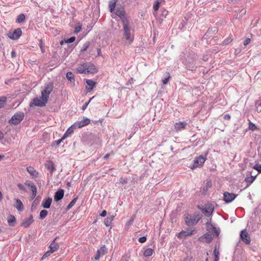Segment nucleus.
<instances>
[{
  "label": "nucleus",
  "instance_id": "7",
  "mask_svg": "<svg viewBox=\"0 0 261 261\" xmlns=\"http://www.w3.org/2000/svg\"><path fill=\"white\" fill-rule=\"evenodd\" d=\"M198 208L199 209L206 217H208V219L212 218L213 213L214 211V207L212 204L208 203L205 205V207L198 205Z\"/></svg>",
  "mask_w": 261,
  "mask_h": 261
},
{
  "label": "nucleus",
  "instance_id": "54",
  "mask_svg": "<svg viewBox=\"0 0 261 261\" xmlns=\"http://www.w3.org/2000/svg\"><path fill=\"white\" fill-rule=\"evenodd\" d=\"M17 186L20 190L23 191L24 192L26 191V189L25 188L24 186L22 184H18Z\"/></svg>",
  "mask_w": 261,
  "mask_h": 261
},
{
  "label": "nucleus",
  "instance_id": "41",
  "mask_svg": "<svg viewBox=\"0 0 261 261\" xmlns=\"http://www.w3.org/2000/svg\"><path fill=\"white\" fill-rule=\"evenodd\" d=\"M77 199H78V197H76L73 199H72V200L67 205V206L66 207V210L68 211V210H70L74 205V204L76 202Z\"/></svg>",
  "mask_w": 261,
  "mask_h": 261
},
{
  "label": "nucleus",
  "instance_id": "61",
  "mask_svg": "<svg viewBox=\"0 0 261 261\" xmlns=\"http://www.w3.org/2000/svg\"><path fill=\"white\" fill-rule=\"evenodd\" d=\"M134 220V217H132L129 221L127 222V225L129 226L132 225Z\"/></svg>",
  "mask_w": 261,
  "mask_h": 261
},
{
  "label": "nucleus",
  "instance_id": "11",
  "mask_svg": "<svg viewBox=\"0 0 261 261\" xmlns=\"http://www.w3.org/2000/svg\"><path fill=\"white\" fill-rule=\"evenodd\" d=\"M240 239L245 244L249 245L251 243V238L246 230H242L240 234Z\"/></svg>",
  "mask_w": 261,
  "mask_h": 261
},
{
  "label": "nucleus",
  "instance_id": "36",
  "mask_svg": "<svg viewBox=\"0 0 261 261\" xmlns=\"http://www.w3.org/2000/svg\"><path fill=\"white\" fill-rule=\"evenodd\" d=\"M40 199L41 197L40 196H38L36 197V198L35 199V200L33 201L32 204V208H35L37 206V205L39 204L40 202Z\"/></svg>",
  "mask_w": 261,
  "mask_h": 261
},
{
  "label": "nucleus",
  "instance_id": "46",
  "mask_svg": "<svg viewBox=\"0 0 261 261\" xmlns=\"http://www.w3.org/2000/svg\"><path fill=\"white\" fill-rule=\"evenodd\" d=\"M81 29L82 25L80 23H77L75 27L74 33L77 34L79 32L81 31Z\"/></svg>",
  "mask_w": 261,
  "mask_h": 261
},
{
  "label": "nucleus",
  "instance_id": "31",
  "mask_svg": "<svg viewBox=\"0 0 261 261\" xmlns=\"http://www.w3.org/2000/svg\"><path fill=\"white\" fill-rule=\"evenodd\" d=\"M75 40V37L72 36L69 38H68L67 39H64V40H61L60 42V43L61 45H64V44H68L73 42Z\"/></svg>",
  "mask_w": 261,
  "mask_h": 261
},
{
  "label": "nucleus",
  "instance_id": "43",
  "mask_svg": "<svg viewBox=\"0 0 261 261\" xmlns=\"http://www.w3.org/2000/svg\"><path fill=\"white\" fill-rule=\"evenodd\" d=\"M90 43L89 41L86 42L84 44L82 48H81L80 52L83 53V52L86 51L87 49H88V48L89 47V46H90Z\"/></svg>",
  "mask_w": 261,
  "mask_h": 261
},
{
  "label": "nucleus",
  "instance_id": "20",
  "mask_svg": "<svg viewBox=\"0 0 261 261\" xmlns=\"http://www.w3.org/2000/svg\"><path fill=\"white\" fill-rule=\"evenodd\" d=\"M186 224L189 226H192L194 224H196L195 219L191 215L188 214L187 216L185 218Z\"/></svg>",
  "mask_w": 261,
  "mask_h": 261
},
{
  "label": "nucleus",
  "instance_id": "5",
  "mask_svg": "<svg viewBox=\"0 0 261 261\" xmlns=\"http://www.w3.org/2000/svg\"><path fill=\"white\" fill-rule=\"evenodd\" d=\"M41 99L38 97L34 98L32 101L30 103V107H33L34 106L39 107H45L46 103L48 102L47 98L44 95H41L40 97Z\"/></svg>",
  "mask_w": 261,
  "mask_h": 261
},
{
  "label": "nucleus",
  "instance_id": "24",
  "mask_svg": "<svg viewBox=\"0 0 261 261\" xmlns=\"http://www.w3.org/2000/svg\"><path fill=\"white\" fill-rule=\"evenodd\" d=\"M45 167L50 173H52L56 169L55 163L51 161H49L46 163Z\"/></svg>",
  "mask_w": 261,
  "mask_h": 261
},
{
  "label": "nucleus",
  "instance_id": "60",
  "mask_svg": "<svg viewBox=\"0 0 261 261\" xmlns=\"http://www.w3.org/2000/svg\"><path fill=\"white\" fill-rule=\"evenodd\" d=\"M169 74L168 76L167 77H166L164 79H163L162 80V82L165 85L166 84H167V83L168 82L169 80V79L170 77V75H169V73H168Z\"/></svg>",
  "mask_w": 261,
  "mask_h": 261
},
{
  "label": "nucleus",
  "instance_id": "4",
  "mask_svg": "<svg viewBox=\"0 0 261 261\" xmlns=\"http://www.w3.org/2000/svg\"><path fill=\"white\" fill-rule=\"evenodd\" d=\"M205 227L207 232L211 233L213 236L218 237L219 236L220 230L219 228H217L212 224V218L207 219V221L205 223Z\"/></svg>",
  "mask_w": 261,
  "mask_h": 261
},
{
  "label": "nucleus",
  "instance_id": "10",
  "mask_svg": "<svg viewBox=\"0 0 261 261\" xmlns=\"http://www.w3.org/2000/svg\"><path fill=\"white\" fill-rule=\"evenodd\" d=\"M22 31L20 28H17L13 31H10L8 34V37L12 40H17L21 35Z\"/></svg>",
  "mask_w": 261,
  "mask_h": 261
},
{
  "label": "nucleus",
  "instance_id": "34",
  "mask_svg": "<svg viewBox=\"0 0 261 261\" xmlns=\"http://www.w3.org/2000/svg\"><path fill=\"white\" fill-rule=\"evenodd\" d=\"M256 176L257 175L255 176L251 175L250 176L246 177L244 179V181L250 185L254 181L256 177Z\"/></svg>",
  "mask_w": 261,
  "mask_h": 261
},
{
  "label": "nucleus",
  "instance_id": "51",
  "mask_svg": "<svg viewBox=\"0 0 261 261\" xmlns=\"http://www.w3.org/2000/svg\"><path fill=\"white\" fill-rule=\"evenodd\" d=\"M32 194H31V200H33L36 196V194H37V189H35V190H32Z\"/></svg>",
  "mask_w": 261,
  "mask_h": 261
},
{
  "label": "nucleus",
  "instance_id": "57",
  "mask_svg": "<svg viewBox=\"0 0 261 261\" xmlns=\"http://www.w3.org/2000/svg\"><path fill=\"white\" fill-rule=\"evenodd\" d=\"M208 189V188H207L206 186H204L201 190V193L203 195L206 194V192H207Z\"/></svg>",
  "mask_w": 261,
  "mask_h": 261
},
{
  "label": "nucleus",
  "instance_id": "15",
  "mask_svg": "<svg viewBox=\"0 0 261 261\" xmlns=\"http://www.w3.org/2000/svg\"><path fill=\"white\" fill-rule=\"evenodd\" d=\"M194 230H190L187 229L186 230H182L177 235V237L179 239H182L186 237L191 236L194 234Z\"/></svg>",
  "mask_w": 261,
  "mask_h": 261
},
{
  "label": "nucleus",
  "instance_id": "35",
  "mask_svg": "<svg viewBox=\"0 0 261 261\" xmlns=\"http://www.w3.org/2000/svg\"><path fill=\"white\" fill-rule=\"evenodd\" d=\"M213 254L214 256V261H219V255L220 252L218 249H217L216 247H215L214 251H213Z\"/></svg>",
  "mask_w": 261,
  "mask_h": 261
},
{
  "label": "nucleus",
  "instance_id": "2",
  "mask_svg": "<svg viewBox=\"0 0 261 261\" xmlns=\"http://www.w3.org/2000/svg\"><path fill=\"white\" fill-rule=\"evenodd\" d=\"M121 22L123 26V36L126 40L128 41L130 44L134 40V36L132 35L131 31L133 29L129 20V18L123 19V20H121Z\"/></svg>",
  "mask_w": 261,
  "mask_h": 261
},
{
  "label": "nucleus",
  "instance_id": "32",
  "mask_svg": "<svg viewBox=\"0 0 261 261\" xmlns=\"http://www.w3.org/2000/svg\"><path fill=\"white\" fill-rule=\"evenodd\" d=\"M66 44V46L64 47L65 49V52L64 53V54H67V55H68L72 51L73 49L74 48L75 46H74L73 44Z\"/></svg>",
  "mask_w": 261,
  "mask_h": 261
},
{
  "label": "nucleus",
  "instance_id": "30",
  "mask_svg": "<svg viewBox=\"0 0 261 261\" xmlns=\"http://www.w3.org/2000/svg\"><path fill=\"white\" fill-rule=\"evenodd\" d=\"M66 78L71 84H72L73 86L75 85L74 76L72 72L69 71L66 73Z\"/></svg>",
  "mask_w": 261,
  "mask_h": 261
},
{
  "label": "nucleus",
  "instance_id": "21",
  "mask_svg": "<svg viewBox=\"0 0 261 261\" xmlns=\"http://www.w3.org/2000/svg\"><path fill=\"white\" fill-rule=\"evenodd\" d=\"M57 238H58V237H56L51 242L50 245L49 246L50 250L53 252L57 251L59 248V244L56 242V240L57 239Z\"/></svg>",
  "mask_w": 261,
  "mask_h": 261
},
{
  "label": "nucleus",
  "instance_id": "22",
  "mask_svg": "<svg viewBox=\"0 0 261 261\" xmlns=\"http://www.w3.org/2000/svg\"><path fill=\"white\" fill-rule=\"evenodd\" d=\"M52 198L50 197L44 199L42 203V206L44 208H49L50 206Z\"/></svg>",
  "mask_w": 261,
  "mask_h": 261
},
{
  "label": "nucleus",
  "instance_id": "8",
  "mask_svg": "<svg viewBox=\"0 0 261 261\" xmlns=\"http://www.w3.org/2000/svg\"><path fill=\"white\" fill-rule=\"evenodd\" d=\"M208 154L207 152L205 154V156H206ZM206 159V156H204L202 155H200L198 157L195 158L193 161V164L190 166L192 169H194L197 167H202Z\"/></svg>",
  "mask_w": 261,
  "mask_h": 261
},
{
  "label": "nucleus",
  "instance_id": "47",
  "mask_svg": "<svg viewBox=\"0 0 261 261\" xmlns=\"http://www.w3.org/2000/svg\"><path fill=\"white\" fill-rule=\"evenodd\" d=\"M77 71L80 73H85L86 74V69L85 68V64L83 65V67H79L77 68Z\"/></svg>",
  "mask_w": 261,
  "mask_h": 261
},
{
  "label": "nucleus",
  "instance_id": "63",
  "mask_svg": "<svg viewBox=\"0 0 261 261\" xmlns=\"http://www.w3.org/2000/svg\"><path fill=\"white\" fill-rule=\"evenodd\" d=\"M250 42V38H246L245 41H244V45L246 46L248 45Z\"/></svg>",
  "mask_w": 261,
  "mask_h": 261
},
{
  "label": "nucleus",
  "instance_id": "50",
  "mask_svg": "<svg viewBox=\"0 0 261 261\" xmlns=\"http://www.w3.org/2000/svg\"><path fill=\"white\" fill-rule=\"evenodd\" d=\"M218 31V30H217V28H216V27H214L213 28H212V29H208L207 32L205 34L204 37L208 36V34L211 33L212 32H215V31Z\"/></svg>",
  "mask_w": 261,
  "mask_h": 261
},
{
  "label": "nucleus",
  "instance_id": "25",
  "mask_svg": "<svg viewBox=\"0 0 261 261\" xmlns=\"http://www.w3.org/2000/svg\"><path fill=\"white\" fill-rule=\"evenodd\" d=\"M27 170L33 177H37L38 176V172L33 167L29 166L27 167Z\"/></svg>",
  "mask_w": 261,
  "mask_h": 261
},
{
  "label": "nucleus",
  "instance_id": "38",
  "mask_svg": "<svg viewBox=\"0 0 261 261\" xmlns=\"http://www.w3.org/2000/svg\"><path fill=\"white\" fill-rule=\"evenodd\" d=\"M7 97L5 96L0 97V109L4 107L6 104Z\"/></svg>",
  "mask_w": 261,
  "mask_h": 261
},
{
  "label": "nucleus",
  "instance_id": "23",
  "mask_svg": "<svg viewBox=\"0 0 261 261\" xmlns=\"http://www.w3.org/2000/svg\"><path fill=\"white\" fill-rule=\"evenodd\" d=\"M15 203L14 207H16L18 211H22L24 209V206L21 201L19 199H15Z\"/></svg>",
  "mask_w": 261,
  "mask_h": 261
},
{
  "label": "nucleus",
  "instance_id": "55",
  "mask_svg": "<svg viewBox=\"0 0 261 261\" xmlns=\"http://www.w3.org/2000/svg\"><path fill=\"white\" fill-rule=\"evenodd\" d=\"M147 238L146 236H143L139 238L138 241L140 243H143L146 241Z\"/></svg>",
  "mask_w": 261,
  "mask_h": 261
},
{
  "label": "nucleus",
  "instance_id": "37",
  "mask_svg": "<svg viewBox=\"0 0 261 261\" xmlns=\"http://www.w3.org/2000/svg\"><path fill=\"white\" fill-rule=\"evenodd\" d=\"M25 19V17L24 14L21 13L18 16L16 21V22L19 23H22L24 21Z\"/></svg>",
  "mask_w": 261,
  "mask_h": 261
},
{
  "label": "nucleus",
  "instance_id": "19",
  "mask_svg": "<svg viewBox=\"0 0 261 261\" xmlns=\"http://www.w3.org/2000/svg\"><path fill=\"white\" fill-rule=\"evenodd\" d=\"M90 122V120L87 118H84V119L80 122H76L74 124V126H75L76 128H81L89 124Z\"/></svg>",
  "mask_w": 261,
  "mask_h": 261
},
{
  "label": "nucleus",
  "instance_id": "28",
  "mask_svg": "<svg viewBox=\"0 0 261 261\" xmlns=\"http://www.w3.org/2000/svg\"><path fill=\"white\" fill-rule=\"evenodd\" d=\"M187 125V123L185 121L176 123L174 125L175 129L176 130H179L181 129H185Z\"/></svg>",
  "mask_w": 261,
  "mask_h": 261
},
{
  "label": "nucleus",
  "instance_id": "1",
  "mask_svg": "<svg viewBox=\"0 0 261 261\" xmlns=\"http://www.w3.org/2000/svg\"><path fill=\"white\" fill-rule=\"evenodd\" d=\"M118 0H111L109 3V11L118 16L121 20L129 18L125 11L124 7L121 4L117 3Z\"/></svg>",
  "mask_w": 261,
  "mask_h": 261
},
{
  "label": "nucleus",
  "instance_id": "58",
  "mask_svg": "<svg viewBox=\"0 0 261 261\" xmlns=\"http://www.w3.org/2000/svg\"><path fill=\"white\" fill-rule=\"evenodd\" d=\"M119 182L122 185L126 184L127 182V179L121 177L119 179Z\"/></svg>",
  "mask_w": 261,
  "mask_h": 261
},
{
  "label": "nucleus",
  "instance_id": "27",
  "mask_svg": "<svg viewBox=\"0 0 261 261\" xmlns=\"http://www.w3.org/2000/svg\"><path fill=\"white\" fill-rule=\"evenodd\" d=\"M8 223L10 226H15L16 223V219L14 215H10L8 216Z\"/></svg>",
  "mask_w": 261,
  "mask_h": 261
},
{
  "label": "nucleus",
  "instance_id": "56",
  "mask_svg": "<svg viewBox=\"0 0 261 261\" xmlns=\"http://www.w3.org/2000/svg\"><path fill=\"white\" fill-rule=\"evenodd\" d=\"M54 253L53 251H51L50 249L49 250L46 252L43 255L42 258H45L46 257L49 256L51 253Z\"/></svg>",
  "mask_w": 261,
  "mask_h": 261
},
{
  "label": "nucleus",
  "instance_id": "17",
  "mask_svg": "<svg viewBox=\"0 0 261 261\" xmlns=\"http://www.w3.org/2000/svg\"><path fill=\"white\" fill-rule=\"evenodd\" d=\"M34 222L33 217L32 215H31L30 217L23 220L21 222L20 226L24 228L29 227L31 224Z\"/></svg>",
  "mask_w": 261,
  "mask_h": 261
},
{
  "label": "nucleus",
  "instance_id": "52",
  "mask_svg": "<svg viewBox=\"0 0 261 261\" xmlns=\"http://www.w3.org/2000/svg\"><path fill=\"white\" fill-rule=\"evenodd\" d=\"M232 41V39L229 38H228L226 39H225L223 42H222V45H227L228 44H229V43H230Z\"/></svg>",
  "mask_w": 261,
  "mask_h": 261
},
{
  "label": "nucleus",
  "instance_id": "64",
  "mask_svg": "<svg viewBox=\"0 0 261 261\" xmlns=\"http://www.w3.org/2000/svg\"><path fill=\"white\" fill-rule=\"evenodd\" d=\"M202 60L203 61H207L208 60V55H204L203 56Z\"/></svg>",
  "mask_w": 261,
  "mask_h": 261
},
{
  "label": "nucleus",
  "instance_id": "18",
  "mask_svg": "<svg viewBox=\"0 0 261 261\" xmlns=\"http://www.w3.org/2000/svg\"><path fill=\"white\" fill-rule=\"evenodd\" d=\"M64 191L63 189H59L55 192L54 195V201L58 202L62 199L64 197Z\"/></svg>",
  "mask_w": 261,
  "mask_h": 261
},
{
  "label": "nucleus",
  "instance_id": "16",
  "mask_svg": "<svg viewBox=\"0 0 261 261\" xmlns=\"http://www.w3.org/2000/svg\"><path fill=\"white\" fill-rule=\"evenodd\" d=\"M85 68L86 74L96 73L98 71L96 67L92 64H90L89 65L85 64Z\"/></svg>",
  "mask_w": 261,
  "mask_h": 261
},
{
  "label": "nucleus",
  "instance_id": "9",
  "mask_svg": "<svg viewBox=\"0 0 261 261\" xmlns=\"http://www.w3.org/2000/svg\"><path fill=\"white\" fill-rule=\"evenodd\" d=\"M54 89V83L52 82H50L47 83H45L44 85V89L41 91V95H44V96L47 98V100L48 101L49 98V95L52 92Z\"/></svg>",
  "mask_w": 261,
  "mask_h": 261
},
{
  "label": "nucleus",
  "instance_id": "48",
  "mask_svg": "<svg viewBox=\"0 0 261 261\" xmlns=\"http://www.w3.org/2000/svg\"><path fill=\"white\" fill-rule=\"evenodd\" d=\"M253 168L257 170L259 173H261V164H256L253 167Z\"/></svg>",
  "mask_w": 261,
  "mask_h": 261
},
{
  "label": "nucleus",
  "instance_id": "29",
  "mask_svg": "<svg viewBox=\"0 0 261 261\" xmlns=\"http://www.w3.org/2000/svg\"><path fill=\"white\" fill-rule=\"evenodd\" d=\"M74 124L72 125L71 126H70L66 131V132L64 133V134L63 136V138L65 139L71 133L73 132L74 129L76 128V126H74Z\"/></svg>",
  "mask_w": 261,
  "mask_h": 261
},
{
  "label": "nucleus",
  "instance_id": "39",
  "mask_svg": "<svg viewBox=\"0 0 261 261\" xmlns=\"http://www.w3.org/2000/svg\"><path fill=\"white\" fill-rule=\"evenodd\" d=\"M48 212L45 210H41L39 214V219H44L47 215Z\"/></svg>",
  "mask_w": 261,
  "mask_h": 261
},
{
  "label": "nucleus",
  "instance_id": "14",
  "mask_svg": "<svg viewBox=\"0 0 261 261\" xmlns=\"http://www.w3.org/2000/svg\"><path fill=\"white\" fill-rule=\"evenodd\" d=\"M237 195L234 193H230L227 192L224 193L223 200L226 203H229L232 201L237 197Z\"/></svg>",
  "mask_w": 261,
  "mask_h": 261
},
{
  "label": "nucleus",
  "instance_id": "3",
  "mask_svg": "<svg viewBox=\"0 0 261 261\" xmlns=\"http://www.w3.org/2000/svg\"><path fill=\"white\" fill-rule=\"evenodd\" d=\"M198 59L196 54L193 51H189L186 58L184 64L186 66L187 69L194 71L196 70L197 66L195 61Z\"/></svg>",
  "mask_w": 261,
  "mask_h": 261
},
{
  "label": "nucleus",
  "instance_id": "53",
  "mask_svg": "<svg viewBox=\"0 0 261 261\" xmlns=\"http://www.w3.org/2000/svg\"><path fill=\"white\" fill-rule=\"evenodd\" d=\"M112 221L108 218H106L104 220V223L107 226H109L111 224Z\"/></svg>",
  "mask_w": 261,
  "mask_h": 261
},
{
  "label": "nucleus",
  "instance_id": "59",
  "mask_svg": "<svg viewBox=\"0 0 261 261\" xmlns=\"http://www.w3.org/2000/svg\"><path fill=\"white\" fill-rule=\"evenodd\" d=\"M65 139L63 138L62 137L60 139L55 141L54 143L56 144V145L58 146L59 144L64 140Z\"/></svg>",
  "mask_w": 261,
  "mask_h": 261
},
{
  "label": "nucleus",
  "instance_id": "6",
  "mask_svg": "<svg viewBox=\"0 0 261 261\" xmlns=\"http://www.w3.org/2000/svg\"><path fill=\"white\" fill-rule=\"evenodd\" d=\"M24 114L22 112L16 113L9 120L8 123L10 124L16 125L18 124L24 118Z\"/></svg>",
  "mask_w": 261,
  "mask_h": 261
},
{
  "label": "nucleus",
  "instance_id": "62",
  "mask_svg": "<svg viewBox=\"0 0 261 261\" xmlns=\"http://www.w3.org/2000/svg\"><path fill=\"white\" fill-rule=\"evenodd\" d=\"M89 103H90V101H88V102H86V103L83 105V106L82 107V110L83 111L85 110L86 109V108H87V107H88V105L89 104Z\"/></svg>",
  "mask_w": 261,
  "mask_h": 261
},
{
  "label": "nucleus",
  "instance_id": "44",
  "mask_svg": "<svg viewBox=\"0 0 261 261\" xmlns=\"http://www.w3.org/2000/svg\"><path fill=\"white\" fill-rule=\"evenodd\" d=\"M160 4H161V2L159 1V0H156L154 2L153 6V8L155 11H156L159 10Z\"/></svg>",
  "mask_w": 261,
  "mask_h": 261
},
{
  "label": "nucleus",
  "instance_id": "26",
  "mask_svg": "<svg viewBox=\"0 0 261 261\" xmlns=\"http://www.w3.org/2000/svg\"><path fill=\"white\" fill-rule=\"evenodd\" d=\"M86 83L89 86V87H86V89L88 92H90L95 86L96 83L90 80H86Z\"/></svg>",
  "mask_w": 261,
  "mask_h": 261
},
{
  "label": "nucleus",
  "instance_id": "33",
  "mask_svg": "<svg viewBox=\"0 0 261 261\" xmlns=\"http://www.w3.org/2000/svg\"><path fill=\"white\" fill-rule=\"evenodd\" d=\"M24 185L25 186H28V187H30L31 191L35 190V189H37V187H36V185H35L34 184L33 182V181H32L31 180H26L24 182Z\"/></svg>",
  "mask_w": 261,
  "mask_h": 261
},
{
  "label": "nucleus",
  "instance_id": "49",
  "mask_svg": "<svg viewBox=\"0 0 261 261\" xmlns=\"http://www.w3.org/2000/svg\"><path fill=\"white\" fill-rule=\"evenodd\" d=\"M193 218L195 219V222L197 224L200 220L202 218V216L200 215H194L193 216Z\"/></svg>",
  "mask_w": 261,
  "mask_h": 261
},
{
  "label": "nucleus",
  "instance_id": "13",
  "mask_svg": "<svg viewBox=\"0 0 261 261\" xmlns=\"http://www.w3.org/2000/svg\"><path fill=\"white\" fill-rule=\"evenodd\" d=\"M108 252V249L105 247V246H103L101 247L100 248V249H98L96 254L94 256V259L95 260H99V258L101 256H102L105 254H106Z\"/></svg>",
  "mask_w": 261,
  "mask_h": 261
},
{
  "label": "nucleus",
  "instance_id": "12",
  "mask_svg": "<svg viewBox=\"0 0 261 261\" xmlns=\"http://www.w3.org/2000/svg\"><path fill=\"white\" fill-rule=\"evenodd\" d=\"M214 236H213L212 234H210L208 232H206L202 236L198 238V240L200 242H206V243H210L213 240V237Z\"/></svg>",
  "mask_w": 261,
  "mask_h": 261
},
{
  "label": "nucleus",
  "instance_id": "42",
  "mask_svg": "<svg viewBox=\"0 0 261 261\" xmlns=\"http://www.w3.org/2000/svg\"><path fill=\"white\" fill-rule=\"evenodd\" d=\"M256 110L261 112V97L255 101Z\"/></svg>",
  "mask_w": 261,
  "mask_h": 261
},
{
  "label": "nucleus",
  "instance_id": "45",
  "mask_svg": "<svg viewBox=\"0 0 261 261\" xmlns=\"http://www.w3.org/2000/svg\"><path fill=\"white\" fill-rule=\"evenodd\" d=\"M248 128L252 131L257 129L258 128L252 122H249Z\"/></svg>",
  "mask_w": 261,
  "mask_h": 261
},
{
  "label": "nucleus",
  "instance_id": "40",
  "mask_svg": "<svg viewBox=\"0 0 261 261\" xmlns=\"http://www.w3.org/2000/svg\"><path fill=\"white\" fill-rule=\"evenodd\" d=\"M153 252V250L151 248H147L146 249L144 252V255L145 257H149L150 256Z\"/></svg>",
  "mask_w": 261,
  "mask_h": 261
}]
</instances>
